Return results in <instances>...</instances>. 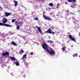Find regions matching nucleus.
Wrapping results in <instances>:
<instances>
[{"label": "nucleus", "instance_id": "nucleus-1", "mask_svg": "<svg viewBox=\"0 0 80 80\" xmlns=\"http://www.w3.org/2000/svg\"><path fill=\"white\" fill-rule=\"evenodd\" d=\"M42 47L44 50H46L48 53H49V54L51 55H55V52L53 50V49L51 48V50L50 51L48 47V45L46 44L45 43H43Z\"/></svg>", "mask_w": 80, "mask_h": 80}, {"label": "nucleus", "instance_id": "nucleus-2", "mask_svg": "<svg viewBox=\"0 0 80 80\" xmlns=\"http://www.w3.org/2000/svg\"><path fill=\"white\" fill-rule=\"evenodd\" d=\"M43 17L44 18H45V20H47L50 21L51 20V21L52 19L48 17L47 16H46L44 15H43Z\"/></svg>", "mask_w": 80, "mask_h": 80}, {"label": "nucleus", "instance_id": "nucleus-3", "mask_svg": "<svg viewBox=\"0 0 80 80\" xmlns=\"http://www.w3.org/2000/svg\"><path fill=\"white\" fill-rule=\"evenodd\" d=\"M69 38L70 39H71V40H72V41H74V42H75V41H76L75 39V38H73L72 37V36L70 34L69 35Z\"/></svg>", "mask_w": 80, "mask_h": 80}, {"label": "nucleus", "instance_id": "nucleus-4", "mask_svg": "<svg viewBox=\"0 0 80 80\" xmlns=\"http://www.w3.org/2000/svg\"><path fill=\"white\" fill-rule=\"evenodd\" d=\"M2 55L4 57L7 56V55H9V53L8 52H5V53H2Z\"/></svg>", "mask_w": 80, "mask_h": 80}, {"label": "nucleus", "instance_id": "nucleus-5", "mask_svg": "<svg viewBox=\"0 0 80 80\" xmlns=\"http://www.w3.org/2000/svg\"><path fill=\"white\" fill-rule=\"evenodd\" d=\"M46 33H48L51 34L52 33V29H51V28H49L48 30V31L46 32Z\"/></svg>", "mask_w": 80, "mask_h": 80}, {"label": "nucleus", "instance_id": "nucleus-6", "mask_svg": "<svg viewBox=\"0 0 80 80\" xmlns=\"http://www.w3.org/2000/svg\"><path fill=\"white\" fill-rule=\"evenodd\" d=\"M7 22V19L6 18H4V19H3L2 21V23L4 24H5V23H6Z\"/></svg>", "mask_w": 80, "mask_h": 80}, {"label": "nucleus", "instance_id": "nucleus-7", "mask_svg": "<svg viewBox=\"0 0 80 80\" xmlns=\"http://www.w3.org/2000/svg\"><path fill=\"white\" fill-rule=\"evenodd\" d=\"M5 14V15H6L5 17H8V16H9V15H11L12 14L11 13H9L7 12H6Z\"/></svg>", "mask_w": 80, "mask_h": 80}, {"label": "nucleus", "instance_id": "nucleus-8", "mask_svg": "<svg viewBox=\"0 0 80 80\" xmlns=\"http://www.w3.org/2000/svg\"><path fill=\"white\" fill-rule=\"evenodd\" d=\"M37 28H38V30L39 32L40 33H42V30H41V28L40 27H37Z\"/></svg>", "mask_w": 80, "mask_h": 80}, {"label": "nucleus", "instance_id": "nucleus-9", "mask_svg": "<svg viewBox=\"0 0 80 80\" xmlns=\"http://www.w3.org/2000/svg\"><path fill=\"white\" fill-rule=\"evenodd\" d=\"M11 43L14 46H17V44L14 41H12Z\"/></svg>", "mask_w": 80, "mask_h": 80}, {"label": "nucleus", "instance_id": "nucleus-10", "mask_svg": "<svg viewBox=\"0 0 80 80\" xmlns=\"http://www.w3.org/2000/svg\"><path fill=\"white\" fill-rule=\"evenodd\" d=\"M4 26L7 27H12V26L11 25H10L7 24H4Z\"/></svg>", "mask_w": 80, "mask_h": 80}, {"label": "nucleus", "instance_id": "nucleus-11", "mask_svg": "<svg viewBox=\"0 0 80 80\" xmlns=\"http://www.w3.org/2000/svg\"><path fill=\"white\" fill-rule=\"evenodd\" d=\"M10 59L12 61H15L16 60V58L13 57H10Z\"/></svg>", "mask_w": 80, "mask_h": 80}, {"label": "nucleus", "instance_id": "nucleus-12", "mask_svg": "<svg viewBox=\"0 0 80 80\" xmlns=\"http://www.w3.org/2000/svg\"><path fill=\"white\" fill-rule=\"evenodd\" d=\"M15 63L16 66H19V65H20V64L19 63V61L15 62Z\"/></svg>", "mask_w": 80, "mask_h": 80}, {"label": "nucleus", "instance_id": "nucleus-13", "mask_svg": "<svg viewBox=\"0 0 80 80\" xmlns=\"http://www.w3.org/2000/svg\"><path fill=\"white\" fill-rule=\"evenodd\" d=\"M24 52V51H23V49H21V51H20L19 52V54H22V53H23Z\"/></svg>", "mask_w": 80, "mask_h": 80}, {"label": "nucleus", "instance_id": "nucleus-14", "mask_svg": "<svg viewBox=\"0 0 80 80\" xmlns=\"http://www.w3.org/2000/svg\"><path fill=\"white\" fill-rule=\"evenodd\" d=\"M14 5L15 7H17V5L18 4V2H17L16 1H14Z\"/></svg>", "mask_w": 80, "mask_h": 80}, {"label": "nucleus", "instance_id": "nucleus-15", "mask_svg": "<svg viewBox=\"0 0 80 80\" xmlns=\"http://www.w3.org/2000/svg\"><path fill=\"white\" fill-rule=\"evenodd\" d=\"M49 5L51 7H53V4L52 3H50L49 4Z\"/></svg>", "mask_w": 80, "mask_h": 80}, {"label": "nucleus", "instance_id": "nucleus-16", "mask_svg": "<svg viewBox=\"0 0 80 80\" xmlns=\"http://www.w3.org/2000/svg\"><path fill=\"white\" fill-rule=\"evenodd\" d=\"M26 57H27V55L26 54H24L23 56L22 59H23V58H25Z\"/></svg>", "mask_w": 80, "mask_h": 80}, {"label": "nucleus", "instance_id": "nucleus-17", "mask_svg": "<svg viewBox=\"0 0 80 80\" xmlns=\"http://www.w3.org/2000/svg\"><path fill=\"white\" fill-rule=\"evenodd\" d=\"M34 20H38V18L37 17H36L35 18H34Z\"/></svg>", "mask_w": 80, "mask_h": 80}, {"label": "nucleus", "instance_id": "nucleus-18", "mask_svg": "<svg viewBox=\"0 0 80 80\" xmlns=\"http://www.w3.org/2000/svg\"><path fill=\"white\" fill-rule=\"evenodd\" d=\"M17 30H20V26L18 25L17 27Z\"/></svg>", "mask_w": 80, "mask_h": 80}, {"label": "nucleus", "instance_id": "nucleus-19", "mask_svg": "<svg viewBox=\"0 0 80 80\" xmlns=\"http://www.w3.org/2000/svg\"><path fill=\"white\" fill-rule=\"evenodd\" d=\"M0 25L1 26H4V24L3 23L0 22Z\"/></svg>", "mask_w": 80, "mask_h": 80}, {"label": "nucleus", "instance_id": "nucleus-20", "mask_svg": "<svg viewBox=\"0 0 80 80\" xmlns=\"http://www.w3.org/2000/svg\"><path fill=\"white\" fill-rule=\"evenodd\" d=\"M15 25H18V22H17V21L15 22Z\"/></svg>", "mask_w": 80, "mask_h": 80}, {"label": "nucleus", "instance_id": "nucleus-21", "mask_svg": "<svg viewBox=\"0 0 80 80\" xmlns=\"http://www.w3.org/2000/svg\"><path fill=\"white\" fill-rule=\"evenodd\" d=\"M52 43L53 42V41H48L47 42L48 43H50V42Z\"/></svg>", "mask_w": 80, "mask_h": 80}, {"label": "nucleus", "instance_id": "nucleus-22", "mask_svg": "<svg viewBox=\"0 0 80 80\" xmlns=\"http://www.w3.org/2000/svg\"><path fill=\"white\" fill-rule=\"evenodd\" d=\"M62 50L63 52H64L65 51V48L64 47H63L62 48Z\"/></svg>", "mask_w": 80, "mask_h": 80}, {"label": "nucleus", "instance_id": "nucleus-23", "mask_svg": "<svg viewBox=\"0 0 80 80\" xmlns=\"http://www.w3.org/2000/svg\"><path fill=\"white\" fill-rule=\"evenodd\" d=\"M15 19H12V23H13L14 22H15Z\"/></svg>", "mask_w": 80, "mask_h": 80}, {"label": "nucleus", "instance_id": "nucleus-24", "mask_svg": "<svg viewBox=\"0 0 80 80\" xmlns=\"http://www.w3.org/2000/svg\"><path fill=\"white\" fill-rule=\"evenodd\" d=\"M77 55L76 54H74L73 55V56L74 57H77Z\"/></svg>", "mask_w": 80, "mask_h": 80}, {"label": "nucleus", "instance_id": "nucleus-25", "mask_svg": "<svg viewBox=\"0 0 80 80\" xmlns=\"http://www.w3.org/2000/svg\"><path fill=\"white\" fill-rule=\"evenodd\" d=\"M68 1L69 2H72V0H68Z\"/></svg>", "mask_w": 80, "mask_h": 80}, {"label": "nucleus", "instance_id": "nucleus-26", "mask_svg": "<svg viewBox=\"0 0 80 80\" xmlns=\"http://www.w3.org/2000/svg\"><path fill=\"white\" fill-rule=\"evenodd\" d=\"M52 34H55V32H51V33Z\"/></svg>", "mask_w": 80, "mask_h": 80}, {"label": "nucleus", "instance_id": "nucleus-27", "mask_svg": "<svg viewBox=\"0 0 80 80\" xmlns=\"http://www.w3.org/2000/svg\"><path fill=\"white\" fill-rule=\"evenodd\" d=\"M30 55H33V52H32L31 53Z\"/></svg>", "mask_w": 80, "mask_h": 80}, {"label": "nucleus", "instance_id": "nucleus-28", "mask_svg": "<svg viewBox=\"0 0 80 80\" xmlns=\"http://www.w3.org/2000/svg\"><path fill=\"white\" fill-rule=\"evenodd\" d=\"M51 28L52 29V30H53V27H51Z\"/></svg>", "mask_w": 80, "mask_h": 80}, {"label": "nucleus", "instance_id": "nucleus-29", "mask_svg": "<svg viewBox=\"0 0 80 80\" xmlns=\"http://www.w3.org/2000/svg\"><path fill=\"white\" fill-rule=\"evenodd\" d=\"M58 6L60 5V4L59 3H58Z\"/></svg>", "mask_w": 80, "mask_h": 80}, {"label": "nucleus", "instance_id": "nucleus-30", "mask_svg": "<svg viewBox=\"0 0 80 80\" xmlns=\"http://www.w3.org/2000/svg\"><path fill=\"white\" fill-rule=\"evenodd\" d=\"M1 35H4V33H2V34H1Z\"/></svg>", "mask_w": 80, "mask_h": 80}, {"label": "nucleus", "instance_id": "nucleus-31", "mask_svg": "<svg viewBox=\"0 0 80 80\" xmlns=\"http://www.w3.org/2000/svg\"><path fill=\"white\" fill-rule=\"evenodd\" d=\"M39 2H42V0H39Z\"/></svg>", "mask_w": 80, "mask_h": 80}, {"label": "nucleus", "instance_id": "nucleus-32", "mask_svg": "<svg viewBox=\"0 0 80 80\" xmlns=\"http://www.w3.org/2000/svg\"><path fill=\"white\" fill-rule=\"evenodd\" d=\"M67 12H69V10H67Z\"/></svg>", "mask_w": 80, "mask_h": 80}, {"label": "nucleus", "instance_id": "nucleus-33", "mask_svg": "<svg viewBox=\"0 0 80 80\" xmlns=\"http://www.w3.org/2000/svg\"><path fill=\"white\" fill-rule=\"evenodd\" d=\"M0 8L1 9H2V7H1L0 6Z\"/></svg>", "mask_w": 80, "mask_h": 80}, {"label": "nucleus", "instance_id": "nucleus-34", "mask_svg": "<svg viewBox=\"0 0 80 80\" xmlns=\"http://www.w3.org/2000/svg\"><path fill=\"white\" fill-rule=\"evenodd\" d=\"M43 15H45V13H43Z\"/></svg>", "mask_w": 80, "mask_h": 80}, {"label": "nucleus", "instance_id": "nucleus-35", "mask_svg": "<svg viewBox=\"0 0 80 80\" xmlns=\"http://www.w3.org/2000/svg\"><path fill=\"white\" fill-rule=\"evenodd\" d=\"M22 22H20V23H21Z\"/></svg>", "mask_w": 80, "mask_h": 80}, {"label": "nucleus", "instance_id": "nucleus-36", "mask_svg": "<svg viewBox=\"0 0 80 80\" xmlns=\"http://www.w3.org/2000/svg\"><path fill=\"white\" fill-rule=\"evenodd\" d=\"M4 52V51H2V52Z\"/></svg>", "mask_w": 80, "mask_h": 80}, {"label": "nucleus", "instance_id": "nucleus-37", "mask_svg": "<svg viewBox=\"0 0 80 80\" xmlns=\"http://www.w3.org/2000/svg\"><path fill=\"white\" fill-rule=\"evenodd\" d=\"M79 57H80V56H79Z\"/></svg>", "mask_w": 80, "mask_h": 80}, {"label": "nucleus", "instance_id": "nucleus-38", "mask_svg": "<svg viewBox=\"0 0 80 80\" xmlns=\"http://www.w3.org/2000/svg\"><path fill=\"white\" fill-rule=\"evenodd\" d=\"M69 34H70V33H69Z\"/></svg>", "mask_w": 80, "mask_h": 80}]
</instances>
